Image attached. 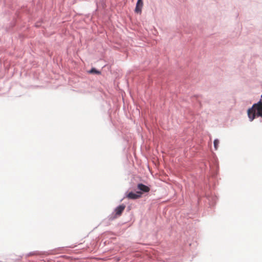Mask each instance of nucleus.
Here are the masks:
<instances>
[{
    "label": "nucleus",
    "instance_id": "1",
    "mask_svg": "<svg viewBox=\"0 0 262 262\" xmlns=\"http://www.w3.org/2000/svg\"><path fill=\"white\" fill-rule=\"evenodd\" d=\"M248 116L251 121L254 120L256 116L262 117L261 100L257 103L253 104L252 107L248 110Z\"/></svg>",
    "mask_w": 262,
    "mask_h": 262
},
{
    "label": "nucleus",
    "instance_id": "7",
    "mask_svg": "<svg viewBox=\"0 0 262 262\" xmlns=\"http://www.w3.org/2000/svg\"><path fill=\"white\" fill-rule=\"evenodd\" d=\"M89 72L90 73H95V74H100V72L96 70L94 68L92 69Z\"/></svg>",
    "mask_w": 262,
    "mask_h": 262
},
{
    "label": "nucleus",
    "instance_id": "2",
    "mask_svg": "<svg viewBox=\"0 0 262 262\" xmlns=\"http://www.w3.org/2000/svg\"><path fill=\"white\" fill-rule=\"evenodd\" d=\"M143 6V0H138L136 4L135 12L136 13L141 14L142 13V9Z\"/></svg>",
    "mask_w": 262,
    "mask_h": 262
},
{
    "label": "nucleus",
    "instance_id": "5",
    "mask_svg": "<svg viewBox=\"0 0 262 262\" xmlns=\"http://www.w3.org/2000/svg\"><path fill=\"white\" fill-rule=\"evenodd\" d=\"M137 187L139 190L143 192H148L150 190L149 187L143 184H138Z\"/></svg>",
    "mask_w": 262,
    "mask_h": 262
},
{
    "label": "nucleus",
    "instance_id": "3",
    "mask_svg": "<svg viewBox=\"0 0 262 262\" xmlns=\"http://www.w3.org/2000/svg\"><path fill=\"white\" fill-rule=\"evenodd\" d=\"M141 194L142 192L140 191H137L136 193L130 192L127 194V197L129 199L135 200L141 198Z\"/></svg>",
    "mask_w": 262,
    "mask_h": 262
},
{
    "label": "nucleus",
    "instance_id": "4",
    "mask_svg": "<svg viewBox=\"0 0 262 262\" xmlns=\"http://www.w3.org/2000/svg\"><path fill=\"white\" fill-rule=\"evenodd\" d=\"M125 206L123 204H122V205L119 206L118 207H117L115 210V215L117 216L121 215L122 212L125 209Z\"/></svg>",
    "mask_w": 262,
    "mask_h": 262
},
{
    "label": "nucleus",
    "instance_id": "6",
    "mask_svg": "<svg viewBox=\"0 0 262 262\" xmlns=\"http://www.w3.org/2000/svg\"><path fill=\"white\" fill-rule=\"evenodd\" d=\"M213 143L215 149L217 150L219 144V140L218 139H215Z\"/></svg>",
    "mask_w": 262,
    "mask_h": 262
}]
</instances>
